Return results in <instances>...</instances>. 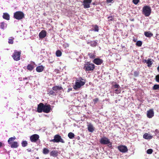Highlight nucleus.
<instances>
[{
  "label": "nucleus",
  "instance_id": "obj_54",
  "mask_svg": "<svg viewBox=\"0 0 159 159\" xmlns=\"http://www.w3.org/2000/svg\"><path fill=\"white\" fill-rule=\"evenodd\" d=\"M134 42H135L136 41V40H134Z\"/></svg>",
  "mask_w": 159,
  "mask_h": 159
},
{
  "label": "nucleus",
  "instance_id": "obj_31",
  "mask_svg": "<svg viewBox=\"0 0 159 159\" xmlns=\"http://www.w3.org/2000/svg\"><path fill=\"white\" fill-rule=\"evenodd\" d=\"M56 55L58 57H60L61 55V52L60 50H57L56 52Z\"/></svg>",
  "mask_w": 159,
  "mask_h": 159
},
{
  "label": "nucleus",
  "instance_id": "obj_50",
  "mask_svg": "<svg viewBox=\"0 0 159 159\" xmlns=\"http://www.w3.org/2000/svg\"><path fill=\"white\" fill-rule=\"evenodd\" d=\"M157 70L159 71V66L157 68Z\"/></svg>",
  "mask_w": 159,
  "mask_h": 159
},
{
  "label": "nucleus",
  "instance_id": "obj_22",
  "mask_svg": "<svg viewBox=\"0 0 159 159\" xmlns=\"http://www.w3.org/2000/svg\"><path fill=\"white\" fill-rule=\"evenodd\" d=\"M10 145L11 147L13 148H17L18 146V143L17 142H14Z\"/></svg>",
  "mask_w": 159,
  "mask_h": 159
},
{
  "label": "nucleus",
  "instance_id": "obj_34",
  "mask_svg": "<svg viewBox=\"0 0 159 159\" xmlns=\"http://www.w3.org/2000/svg\"><path fill=\"white\" fill-rule=\"evenodd\" d=\"M153 89L154 90H159V84H155L153 87Z\"/></svg>",
  "mask_w": 159,
  "mask_h": 159
},
{
  "label": "nucleus",
  "instance_id": "obj_33",
  "mask_svg": "<svg viewBox=\"0 0 159 159\" xmlns=\"http://www.w3.org/2000/svg\"><path fill=\"white\" fill-rule=\"evenodd\" d=\"M94 28L93 30L95 32H98L99 30L98 27L97 25H95L93 26Z\"/></svg>",
  "mask_w": 159,
  "mask_h": 159
},
{
  "label": "nucleus",
  "instance_id": "obj_13",
  "mask_svg": "<svg viewBox=\"0 0 159 159\" xmlns=\"http://www.w3.org/2000/svg\"><path fill=\"white\" fill-rule=\"evenodd\" d=\"M154 115V112L152 109H150L147 111V116L149 118H152Z\"/></svg>",
  "mask_w": 159,
  "mask_h": 159
},
{
  "label": "nucleus",
  "instance_id": "obj_35",
  "mask_svg": "<svg viewBox=\"0 0 159 159\" xmlns=\"http://www.w3.org/2000/svg\"><path fill=\"white\" fill-rule=\"evenodd\" d=\"M27 69L30 70H32L33 69V67L31 65H29L27 66Z\"/></svg>",
  "mask_w": 159,
  "mask_h": 159
},
{
  "label": "nucleus",
  "instance_id": "obj_9",
  "mask_svg": "<svg viewBox=\"0 0 159 159\" xmlns=\"http://www.w3.org/2000/svg\"><path fill=\"white\" fill-rule=\"evenodd\" d=\"M118 149L119 151L123 153L127 152L128 149L126 146L124 145H120L118 147Z\"/></svg>",
  "mask_w": 159,
  "mask_h": 159
},
{
  "label": "nucleus",
  "instance_id": "obj_2",
  "mask_svg": "<svg viewBox=\"0 0 159 159\" xmlns=\"http://www.w3.org/2000/svg\"><path fill=\"white\" fill-rule=\"evenodd\" d=\"M54 139L50 140V142L54 143L61 142L62 143H64L65 141L61 138V136L58 134H56L54 137Z\"/></svg>",
  "mask_w": 159,
  "mask_h": 159
},
{
  "label": "nucleus",
  "instance_id": "obj_51",
  "mask_svg": "<svg viewBox=\"0 0 159 159\" xmlns=\"http://www.w3.org/2000/svg\"><path fill=\"white\" fill-rule=\"evenodd\" d=\"M90 42H89L88 41V42H87V44H90Z\"/></svg>",
  "mask_w": 159,
  "mask_h": 159
},
{
  "label": "nucleus",
  "instance_id": "obj_7",
  "mask_svg": "<svg viewBox=\"0 0 159 159\" xmlns=\"http://www.w3.org/2000/svg\"><path fill=\"white\" fill-rule=\"evenodd\" d=\"M21 53L20 52L15 51L12 55L13 59L15 61H18L20 60Z\"/></svg>",
  "mask_w": 159,
  "mask_h": 159
},
{
  "label": "nucleus",
  "instance_id": "obj_27",
  "mask_svg": "<svg viewBox=\"0 0 159 159\" xmlns=\"http://www.w3.org/2000/svg\"><path fill=\"white\" fill-rule=\"evenodd\" d=\"M68 137L70 139H73L74 138L75 134L72 132H70L68 133Z\"/></svg>",
  "mask_w": 159,
  "mask_h": 159
},
{
  "label": "nucleus",
  "instance_id": "obj_43",
  "mask_svg": "<svg viewBox=\"0 0 159 159\" xmlns=\"http://www.w3.org/2000/svg\"><path fill=\"white\" fill-rule=\"evenodd\" d=\"M114 87L115 89H118L120 88V86L119 84H116L114 85Z\"/></svg>",
  "mask_w": 159,
  "mask_h": 159
},
{
  "label": "nucleus",
  "instance_id": "obj_38",
  "mask_svg": "<svg viewBox=\"0 0 159 159\" xmlns=\"http://www.w3.org/2000/svg\"><path fill=\"white\" fill-rule=\"evenodd\" d=\"M153 151L152 149H148L147 151V152L148 154H151L152 152Z\"/></svg>",
  "mask_w": 159,
  "mask_h": 159
},
{
  "label": "nucleus",
  "instance_id": "obj_40",
  "mask_svg": "<svg viewBox=\"0 0 159 159\" xmlns=\"http://www.w3.org/2000/svg\"><path fill=\"white\" fill-rule=\"evenodd\" d=\"M139 0H133L134 3L135 5L137 4L139 2Z\"/></svg>",
  "mask_w": 159,
  "mask_h": 159
},
{
  "label": "nucleus",
  "instance_id": "obj_41",
  "mask_svg": "<svg viewBox=\"0 0 159 159\" xmlns=\"http://www.w3.org/2000/svg\"><path fill=\"white\" fill-rule=\"evenodd\" d=\"M121 92V91L120 89H116L115 90V93L117 94H118L120 93Z\"/></svg>",
  "mask_w": 159,
  "mask_h": 159
},
{
  "label": "nucleus",
  "instance_id": "obj_19",
  "mask_svg": "<svg viewBox=\"0 0 159 159\" xmlns=\"http://www.w3.org/2000/svg\"><path fill=\"white\" fill-rule=\"evenodd\" d=\"M62 89V87L60 85L54 86L52 87V89L55 91L60 90Z\"/></svg>",
  "mask_w": 159,
  "mask_h": 159
},
{
  "label": "nucleus",
  "instance_id": "obj_11",
  "mask_svg": "<svg viewBox=\"0 0 159 159\" xmlns=\"http://www.w3.org/2000/svg\"><path fill=\"white\" fill-rule=\"evenodd\" d=\"M51 110V106L50 105H44L43 111L45 113H48Z\"/></svg>",
  "mask_w": 159,
  "mask_h": 159
},
{
  "label": "nucleus",
  "instance_id": "obj_17",
  "mask_svg": "<svg viewBox=\"0 0 159 159\" xmlns=\"http://www.w3.org/2000/svg\"><path fill=\"white\" fill-rule=\"evenodd\" d=\"M44 68V67L42 65L38 66L36 68V70L38 72H41L43 70Z\"/></svg>",
  "mask_w": 159,
  "mask_h": 159
},
{
  "label": "nucleus",
  "instance_id": "obj_8",
  "mask_svg": "<svg viewBox=\"0 0 159 159\" xmlns=\"http://www.w3.org/2000/svg\"><path fill=\"white\" fill-rule=\"evenodd\" d=\"M92 0H84L83 2V5L84 8H89L90 7V4Z\"/></svg>",
  "mask_w": 159,
  "mask_h": 159
},
{
  "label": "nucleus",
  "instance_id": "obj_57",
  "mask_svg": "<svg viewBox=\"0 0 159 159\" xmlns=\"http://www.w3.org/2000/svg\"><path fill=\"white\" fill-rule=\"evenodd\" d=\"M110 18V17H108V18H109V19Z\"/></svg>",
  "mask_w": 159,
  "mask_h": 159
},
{
  "label": "nucleus",
  "instance_id": "obj_42",
  "mask_svg": "<svg viewBox=\"0 0 159 159\" xmlns=\"http://www.w3.org/2000/svg\"><path fill=\"white\" fill-rule=\"evenodd\" d=\"M155 79L156 81L159 83V74L156 76Z\"/></svg>",
  "mask_w": 159,
  "mask_h": 159
},
{
  "label": "nucleus",
  "instance_id": "obj_26",
  "mask_svg": "<svg viewBox=\"0 0 159 159\" xmlns=\"http://www.w3.org/2000/svg\"><path fill=\"white\" fill-rule=\"evenodd\" d=\"M144 35L147 37H150L152 36L153 34L150 32H145Z\"/></svg>",
  "mask_w": 159,
  "mask_h": 159
},
{
  "label": "nucleus",
  "instance_id": "obj_24",
  "mask_svg": "<svg viewBox=\"0 0 159 159\" xmlns=\"http://www.w3.org/2000/svg\"><path fill=\"white\" fill-rule=\"evenodd\" d=\"M16 139V138L15 136L9 138L8 140V143L9 144H11L12 143V141Z\"/></svg>",
  "mask_w": 159,
  "mask_h": 159
},
{
  "label": "nucleus",
  "instance_id": "obj_36",
  "mask_svg": "<svg viewBox=\"0 0 159 159\" xmlns=\"http://www.w3.org/2000/svg\"><path fill=\"white\" fill-rule=\"evenodd\" d=\"M142 45V42L141 41H138L136 43V45L139 47L141 46Z\"/></svg>",
  "mask_w": 159,
  "mask_h": 159
},
{
  "label": "nucleus",
  "instance_id": "obj_10",
  "mask_svg": "<svg viewBox=\"0 0 159 159\" xmlns=\"http://www.w3.org/2000/svg\"><path fill=\"white\" fill-rule=\"evenodd\" d=\"M39 136L37 134H34L31 135L30 138V140L32 142H35L39 139Z\"/></svg>",
  "mask_w": 159,
  "mask_h": 159
},
{
  "label": "nucleus",
  "instance_id": "obj_47",
  "mask_svg": "<svg viewBox=\"0 0 159 159\" xmlns=\"http://www.w3.org/2000/svg\"><path fill=\"white\" fill-rule=\"evenodd\" d=\"M72 88H68L67 90V92H69L70 91L72 90Z\"/></svg>",
  "mask_w": 159,
  "mask_h": 159
},
{
  "label": "nucleus",
  "instance_id": "obj_49",
  "mask_svg": "<svg viewBox=\"0 0 159 159\" xmlns=\"http://www.w3.org/2000/svg\"><path fill=\"white\" fill-rule=\"evenodd\" d=\"M27 150L29 152L31 151V149L29 150V149H27Z\"/></svg>",
  "mask_w": 159,
  "mask_h": 159
},
{
  "label": "nucleus",
  "instance_id": "obj_53",
  "mask_svg": "<svg viewBox=\"0 0 159 159\" xmlns=\"http://www.w3.org/2000/svg\"><path fill=\"white\" fill-rule=\"evenodd\" d=\"M111 19H110V20H112V19L111 18H112V17H111Z\"/></svg>",
  "mask_w": 159,
  "mask_h": 159
},
{
  "label": "nucleus",
  "instance_id": "obj_45",
  "mask_svg": "<svg viewBox=\"0 0 159 159\" xmlns=\"http://www.w3.org/2000/svg\"><path fill=\"white\" fill-rule=\"evenodd\" d=\"M159 133V131L157 129H156L154 132L155 134L157 135Z\"/></svg>",
  "mask_w": 159,
  "mask_h": 159
},
{
  "label": "nucleus",
  "instance_id": "obj_15",
  "mask_svg": "<svg viewBox=\"0 0 159 159\" xmlns=\"http://www.w3.org/2000/svg\"><path fill=\"white\" fill-rule=\"evenodd\" d=\"M47 32L45 30H42L39 33V36L40 38H43L45 37L46 35Z\"/></svg>",
  "mask_w": 159,
  "mask_h": 159
},
{
  "label": "nucleus",
  "instance_id": "obj_20",
  "mask_svg": "<svg viewBox=\"0 0 159 159\" xmlns=\"http://www.w3.org/2000/svg\"><path fill=\"white\" fill-rule=\"evenodd\" d=\"M3 18L7 20H9L10 19V16L7 13H4L3 14Z\"/></svg>",
  "mask_w": 159,
  "mask_h": 159
},
{
  "label": "nucleus",
  "instance_id": "obj_56",
  "mask_svg": "<svg viewBox=\"0 0 159 159\" xmlns=\"http://www.w3.org/2000/svg\"><path fill=\"white\" fill-rule=\"evenodd\" d=\"M93 5H94V4H94V3H93Z\"/></svg>",
  "mask_w": 159,
  "mask_h": 159
},
{
  "label": "nucleus",
  "instance_id": "obj_44",
  "mask_svg": "<svg viewBox=\"0 0 159 159\" xmlns=\"http://www.w3.org/2000/svg\"><path fill=\"white\" fill-rule=\"evenodd\" d=\"M98 101V98H96L93 99V101L94 102V103H96Z\"/></svg>",
  "mask_w": 159,
  "mask_h": 159
},
{
  "label": "nucleus",
  "instance_id": "obj_23",
  "mask_svg": "<svg viewBox=\"0 0 159 159\" xmlns=\"http://www.w3.org/2000/svg\"><path fill=\"white\" fill-rule=\"evenodd\" d=\"M144 61L148 64V67H150L152 64L151 59H148L147 60H145Z\"/></svg>",
  "mask_w": 159,
  "mask_h": 159
},
{
  "label": "nucleus",
  "instance_id": "obj_32",
  "mask_svg": "<svg viewBox=\"0 0 159 159\" xmlns=\"http://www.w3.org/2000/svg\"><path fill=\"white\" fill-rule=\"evenodd\" d=\"M22 146L23 147H25L27 145V142L26 141H23L21 143Z\"/></svg>",
  "mask_w": 159,
  "mask_h": 159
},
{
  "label": "nucleus",
  "instance_id": "obj_4",
  "mask_svg": "<svg viewBox=\"0 0 159 159\" xmlns=\"http://www.w3.org/2000/svg\"><path fill=\"white\" fill-rule=\"evenodd\" d=\"M85 80L84 81H81V80H78L75 83V84L73 86V88L75 89L80 88L81 86L84 85L85 84Z\"/></svg>",
  "mask_w": 159,
  "mask_h": 159
},
{
  "label": "nucleus",
  "instance_id": "obj_16",
  "mask_svg": "<svg viewBox=\"0 0 159 159\" xmlns=\"http://www.w3.org/2000/svg\"><path fill=\"white\" fill-rule=\"evenodd\" d=\"M88 129L89 132L92 133L94 130V128L93 125L91 124H89L87 125Z\"/></svg>",
  "mask_w": 159,
  "mask_h": 159
},
{
  "label": "nucleus",
  "instance_id": "obj_12",
  "mask_svg": "<svg viewBox=\"0 0 159 159\" xmlns=\"http://www.w3.org/2000/svg\"><path fill=\"white\" fill-rule=\"evenodd\" d=\"M93 62L97 65H100L103 62V60L100 58H95L93 61Z\"/></svg>",
  "mask_w": 159,
  "mask_h": 159
},
{
  "label": "nucleus",
  "instance_id": "obj_28",
  "mask_svg": "<svg viewBox=\"0 0 159 159\" xmlns=\"http://www.w3.org/2000/svg\"><path fill=\"white\" fill-rule=\"evenodd\" d=\"M97 43L95 41H91L90 42V45L92 47H95L97 44Z\"/></svg>",
  "mask_w": 159,
  "mask_h": 159
},
{
  "label": "nucleus",
  "instance_id": "obj_29",
  "mask_svg": "<svg viewBox=\"0 0 159 159\" xmlns=\"http://www.w3.org/2000/svg\"><path fill=\"white\" fill-rule=\"evenodd\" d=\"M49 152L48 149L46 148H44L43 149V152L44 154H48Z\"/></svg>",
  "mask_w": 159,
  "mask_h": 159
},
{
  "label": "nucleus",
  "instance_id": "obj_39",
  "mask_svg": "<svg viewBox=\"0 0 159 159\" xmlns=\"http://www.w3.org/2000/svg\"><path fill=\"white\" fill-rule=\"evenodd\" d=\"M139 74V73L138 71H135L134 73V75L135 77L138 76Z\"/></svg>",
  "mask_w": 159,
  "mask_h": 159
},
{
  "label": "nucleus",
  "instance_id": "obj_48",
  "mask_svg": "<svg viewBox=\"0 0 159 159\" xmlns=\"http://www.w3.org/2000/svg\"><path fill=\"white\" fill-rule=\"evenodd\" d=\"M49 93H50V94L52 95L54 93V92L53 91L51 90L50 91Z\"/></svg>",
  "mask_w": 159,
  "mask_h": 159
},
{
  "label": "nucleus",
  "instance_id": "obj_25",
  "mask_svg": "<svg viewBox=\"0 0 159 159\" xmlns=\"http://www.w3.org/2000/svg\"><path fill=\"white\" fill-rule=\"evenodd\" d=\"M7 26V24L5 23L4 22H2L0 23V27L2 29H4L6 28Z\"/></svg>",
  "mask_w": 159,
  "mask_h": 159
},
{
  "label": "nucleus",
  "instance_id": "obj_5",
  "mask_svg": "<svg viewBox=\"0 0 159 159\" xmlns=\"http://www.w3.org/2000/svg\"><path fill=\"white\" fill-rule=\"evenodd\" d=\"M24 16V13L21 11H16L14 13V17L17 20H21Z\"/></svg>",
  "mask_w": 159,
  "mask_h": 159
},
{
  "label": "nucleus",
  "instance_id": "obj_55",
  "mask_svg": "<svg viewBox=\"0 0 159 159\" xmlns=\"http://www.w3.org/2000/svg\"><path fill=\"white\" fill-rule=\"evenodd\" d=\"M81 80H84V79H82V78H81Z\"/></svg>",
  "mask_w": 159,
  "mask_h": 159
},
{
  "label": "nucleus",
  "instance_id": "obj_1",
  "mask_svg": "<svg viewBox=\"0 0 159 159\" xmlns=\"http://www.w3.org/2000/svg\"><path fill=\"white\" fill-rule=\"evenodd\" d=\"M95 65L89 62H87L84 67V69L86 71H93Z\"/></svg>",
  "mask_w": 159,
  "mask_h": 159
},
{
  "label": "nucleus",
  "instance_id": "obj_3",
  "mask_svg": "<svg viewBox=\"0 0 159 159\" xmlns=\"http://www.w3.org/2000/svg\"><path fill=\"white\" fill-rule=\"evenodd\" d=\"M151 12V9L150 7L146 6L143 7V13L146 16H148L150 15Z\"/></svg>",
  "mask_w": 159,
  "mask_h": 159
},
{
  "label": "nucleus",
  "instance_id": "obj_46",
  "mask_svg": "<svg viewBox=\"0 0 159 159\" xmlns=\"http://www.w3.org/2000/svg\"><path fill=\"white\" fill-rule=\"evenodd\" d=\"M114 0H107L106 2L107 3H112V1H113Z\"/></svg>",
  "mask_w": 159,
  "mask_h": 159
},
{
  "label": "nucleus",
  "instance_id": "obj_18",
  "mask_svg": "<svg viewBox=\"0 0 159 159\" xmlns=\"http://www.w3.org/2000/svg\"><path fill=\"white\" fill-rule=\"evenodd\" d=\"M143 138L145 139H152V136L148 133H145L143 135Z\"/></svg>",
  "mask_w": 159,
  "mask_h": 159
},
{
  "label": "nucleus",
  "instance_id": "obj_37",
  "mask_svg": "<svg viewBox=\"0 0 159 159\" xmlns=\"http://www.w3.org/2000/svg\"><path fill=\"white\" fill-rule=\"evenodd\" d=\"M13 38L11 37L10 39H9L8 43L10 44H12L13 43Z\"/></svg>",
  "mask_w": 159,
  "mask_h": 159
},
{
  "label": "nucleus",
  "instance_id": "obj_21",
  "mask_svg": "<svg viewBox=\"0 0 159 159\" xmlns=\"http://www.w3.org/2000/svg\"><path fill=\"white\" fill-rule=\"evenodd\" d=\"M50 155L54 157H56L58 155V152L56 150H53L50 152Z\"/></svg>",
  "mask_w": 159,
  "mask_h": 159
},
{
  "label": "nucleus",
  "instance_id": "obj_6",
  "mask_svg": "<svg viewBox=\"0 0 159 159\" xmlns=\"http://www.w3.org/2000/svg\"><path fill=\"white\" fill-rule=\"evenodd\" d=\"M100 142L102 144H109V146H111L112 143L110 142V140L106 137H104L101 138Z\"/></svg>",
  "mask_w": 159,
  "mask_h": 159
},
{
  "label": "nucleus",
  "instance_id": "obj_52",
  "mask_svg": "<svg viewBox=\"0 0 159 159\" xmlns=\"http://www.w3.org/2000/svg\"><path fill=\"white\" fill-rule=\"evenodd\" d=\"M2 143L0 142V147L2 146Z\"/></svg>",
  "mask_w": 159,
  "mask_h": 159
},
{
  "label": "nucleus",
  "instance_id": "obj_14",
  "mask_svg": "<svg viewBox=\"0 0 159 159\" xmlns=\"http://www.w3.org/2000/svg\"><path fill=\"white\" fill-rule=\"evenodd\" d=\"M44 105L42 103H40L38 105L37 111L39 112H41L43 111Z\"/></svg>",
  "mask_w": 159,
  "mask_h": 159
},
{
  "label": "nucleus",
  "instance_id": "obj_30",
  "mask_svg": "<svg viewBox=\"0 0 159 159\" xmlns=\"http://www.w3.org/2000/svg\"><path fill=\"white\" fill-rule=\"evenodd\" d=\"M88 55L89 57L91 58H93L95 57L96 56L95 55L92 53H88Z\"/></svg>",
  "mask_w": 159,
  "mask_h": 159
}]
</instances>
